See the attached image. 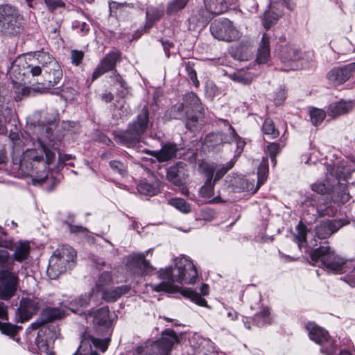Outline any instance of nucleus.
Instances as JSON below:
<instances>
[{"label":"nucleus","instance_id":"f257e3e1","mask_svg":"<svg viewBox=\"0 0 355 355\" xmlns=\"http://www.w3.org/2000/svg\"><path fill=\"white\" fill-rule=\"evenodd\" d=\"M37 137L38 148H28L20 159H13L12 170L18 175L28 176L35 173V180L41 183L48 178L46 165L52 164L55 158V142L51 138L53 128L51 126L38 127Z\"/></svg>","mask_w":355,"mask_h":355},{"label":"nucleus","instance_id":"f03ea898","mask_svg":"<svg viewBox=\"0 0 355 355\" xmlns=\"http://www.w3.org/2000/svg\"><path fill=\"white\" fill-rule=\"evenodd\" d=\"M198 276V271L193 263L187 257H182L175 259V267H168L159 271V277L163 280L154 285L153 290L156 292L164 291L173 293L178 291L175 282L193 284Z\"/></svg>","mask_w":355,"mask_h":355},{"label":"nucleus","instance_id":"7ed1b4c3","mask_svg":"<svg viewBox=\"0 0 355 355\" xmlns=\"http://www.w3.org/2000/svg\"><path fill=\"white\" fill-rule=\"evenodd\" d=\"M148 125L149 111L148 107L144 106L137 118L128 124L126 130L114 132L116 141L127 147L134 146L140 141Z\"/></svg>","mask_w":355,"mask_h":355},{"label":"nucleus","instance_id":"20e7f679","mask_svg":"<svg viewBox=\"0 0 355 355\" xmlns=\"http://www.w3.org/2000/svg\"><path fill=\"white\" fill-rule=\"evenodd\" d=\"M311 264L324 268L328 272H345V261L331 250L329 246H320L310 253Z\"/></svg>","mask_w":355,"mask_h":355},{"label":"nucleus","instance_id":"39448f33","mask_svg":"<svg viewBox=\"0 0 355 355\" xmlns=\"http://www.w3.org/2000/svg\"><path fill=\"white\" fill-rule=\"evenodd\" d=\"M76 256V251L71 246L64 245L57 249L49 261L46 273L49 278L55 279L67 269L73 268Z\"/></svg>","mask_w":355,"mask_h":355},{"label":"nucleus","instance_id":"423d86ee","mask_svg":"<svg viewBox=\"0 0 355 355\" xmlns=\"http://www.w3.org/2000/svg\"><path fill=\"white\" fill-rule=\"evenodd\" d=\"M179 343V338L174 330L167 329L162 336L150 345H141L137 348V355H169L175 344Z\"/></svg>","mask_w":355,"mask_h":355},{"label":"nucleus","instance_id":"0eeeda50","mask_svg":"<svg viewBox=\"0 0 355 355\" xmlns=\"http://www.w3.org/2000/svg\"><path fill=\"white\" fill-rule=\"evenodd\" d=\"M22 31V18L18 10L8 4L0 6V32L6 36H15Z\"/></svg>","mask_w":355,"mask_h":355},{"label":"nucleus","instance_id":"6e6552de","mask_svg":"<svg viewBox=\"0 0 355 355\" xmlns=\"http://www.w3.org/2000/svg\"><path fill=\"white\" fill-rule=\"evenodd\" d=\"M211 35L217 40L232 42L239 37V32L233 23L226 18L214 20L210 26Z\"/></svg>","mask_w":355,"mask_h":355},{"label":"nucleus","instance_id":"1a4fd4ad","mask_svg":"<svg viewBox=\"0 0 355 355\" xmlns=\"http://www.w3.org/2000/svg\"><path fill=\"white\" fill-rule=\"evenodd\" d=\"M310 338L315 343L322 345L321 352L327 355H333L337 349V345L334 341L329 337L328 332L314 324H309L307 325Z\"/></svg>","mask_w":355,"mask_h":355},{"label":"nucleus","instance_id":"9d476101","mask_svg":"<svg viewBox=\"0 0 355 355\" xmlns=\"http://www.w3.org/2000/svg\"><path fill=\"white\" fill-rule=\"evenodd\" d=\"M200 168L206 176V182L199 190L200 196L207 199L209 203H220L224 202L220 196L214 197L215 182L212 181V179L214 173H215L216 169V165L205 163L200 166Z\"/></svg>","mask_w":355,"mask_h":355},{"label":"nucleus","instance_id":"9b49d317","mask_svg":"<svg viewBox=\"0 0 355 355\" xmlns=\"http://www.w3.org/2000/svg\"><path fill=\"white\" fill-rule=\"evenodd\" d=\"M284 6L291 10L295 5L291 0H271L268 10L263 14V25L266 29H269L282 16Z\"/></svg>","mask_w":355,"mask_h":355},{"label":"nucleus","instance_id":"f8f14e48","mask_svg":"<svg viewBox=\"0 0 355 355\" xmlns=\"http://www.w3.org/2000/svg\"><path fill=\"white\" fill-rule=\"evenodd\" d=\"M126 266L131 272L139 276L150 275L155 270V268L146 260L144 253L130 254L128 258Z\"/></svg>","mask_w":355,"mask_h":355},{"label":"nucleus","instance_id":"ddd939ff","mask_svg":"<svg viewBox=\"0 0 355 355\" xmlns=\"http://www.w3.org/2000/svg\"><path fill=\"white\" fill-rule=\"evenodd\" d=\"M300 51L294 46L287 44L281 46L279 56L284 65V71L295 70L298 68L297 61L301 58Z\"/></svg>","mask_w":355,"mask_h":355},{"label":"nucleus","instance_id":"4468645a","mask_svg":"<svg viewBox=\"0 0 355 355\" xmlns=\"http://www.w3.org/2000/svg\"><path fill=\"white\" fill-rule=\"evenodd\" d=\"M120 57L121 53L119 51H112L106 54L94 69L92 76V81L104 73L113 71Z\"/></svg>","mask_w":355,"mask_h":355},{"label":"nucleus","instance_id":"2eb2a0df","mask_svg":"<svg viewBox=\"0 0 355 355\" xmlns=\"http://www.w3.org/2000/svg\"><path fill=\"white\" fill-rule=\"evenodd\" d=\"M64 316V311L62 309L57 307H46L42 309L39 318L31 324V327L36 329L55 320H60Z\"/></svg>","mask_w":355,"mask_h":355},{"label":"nucleus","instance_id":"dca6fc26","mask_svg":"<svg viewBox=\"0 0 355 355\" xmlns=\"http://www.w3.org/2000/svg\"><path fill=\"white\" fill-rule=\"evenodd\" d=\"M170 116L175 119H181L187 117L186 127L194 131L198 121V116L196 115H191L189 110L185 109L184 105L182 103H177L173 106L170 110Z\"/></svg>","mask_w":355,"mask_h":355},{"label":"nucleus","instance_id":"f3484780","mask_svg":"<svg viewBox=\"0 0 355 355\" xmlns=\"http://www.w3.org/2000/svg\"><path fill=\"white\" fill-rule=\"evenodd\" d=\"M187 166L185 163L179 162L175 165L169 167L166 173L168 181L176 186L183 185L189 175Z\"/></svg>","mask_w":355,"mask_h":355},{"label":"nucleus","instance_id":"a211bd4d","mask_svg":"<svg viewBox=\"0 0 355 355\" xmlns=\"http://www.w3.org/2000/svg\"><path fill=\"white\" fill-rule=\"evenodd\" d=\"M39 309V303L37 299L22 298L20 306L17 309L19 321L24 322L31 318Z\"/></svg>","mask_w":355,"mask_h":355},{"label":"nucleus","instance_id":"6ab92c4d","mask_svg":"<svg viewBox=\"0 0 355 355\" xmlns=\"http://www.w3.org/2000/svg\"><path fill=\"white\" fill-rule=\"evenodd\" d=\"M342 226L343 224L340 220L327 219L322 220L315 227V236L320 239H327L337 232Z\"/></svg>","mask_w":355,"mask_h":355},{"label":"nucleus","instance_id":"aec40b11","mask_svg":"<svg viewBox=\"0 0 355 355\" xmlns=\"http://www.w3.org/2000/svg\"><path fill=\"white\" fill-rule=\"evenodd\" d=\"M99 300L98 295L96 293L94 289L88 293L80 295L78 298L70 302L67 307L73 312L79 311V308L86 307L89 305L91 300L98 302Z\"/></svg>","mask_w":355,"mask_h":355},{"label":"nucleus","instance_id":"412c9836","mask_svg":"<svg viewBox=\"0 0 355 355\" xmlns=\"http://www.w3.org/2000/svg\"><path fill=\"white\" fill-rule=\"evenodd\" d=\"M327 78L335 86L340 85L350 78L345 65L332 69L327 73Z\"/></svg>","mask_w":355,"mask_h":355},{"label":"nucleus","instance_id":"4be33fe9","mask_svg":"<svg viewBox=\"0 0 355 355\" xmlns=\"http://www.w3.org/2000/svg\"><path fill=\"white\" fill-rule=\"evenodd\" d=\"M177 145L175 144H166L159 150L151 153L159 162H167L176 157L178 152Z\"/></svg>","mask_w":355,"mask_h":355},{"label":"nucleus","instance_id":"5701e85b","mask_svg":"<svg viewBox=\"0 0 355 355\" xmlns=\"http://www.w3.org/2000/svg\"><path fill=\"white\" fill-rule=\"evenodd\" d=\"M270 58V36L267 33H263L258 48L256 60L258 64H266Z\"/></svg>","mask_w":355,"mask_h":355},{"label":"nucleus","instance_id":"b1692460","mask_svg":"<svg viewBox=\"0 0 355 355\" xmlns=\"http://www.w3.org/2000/svg\"><path fill=\"white\" fill-rule=\"evenodd\" d=\"M182 104L185 109L189 110L190 114L193 112H198L200 114L202 110L200 98L193 92L187 93L184 96Z\"/></svg>","mask_w":355,"mask_h":355},{"label":"nucleus","instance_id":"393cba45","mask_svg":"<svg viewBox=\"0 0 355 355\" xmlns=\"http://www.w3.org/2000/svg\"><path fill=\"white\" fill-rule=\"evenodd\" d=\"M130 290L128 285H123L116 288L106 289L101 293V298L107 302H114L121 296L127 293Z\"/></svg>","mask_w":355,"mask_h":355},{"label":"nucleus","instance_id":"a878e982","mask_svg":"<svg viewBox=\"0 0 355 355\" xmlns=\"http://www.w3.org/2000/svg\"><path fill=\"white\" fill-rule=\"evenodd\" d=\"M93 322L97 326L107 327L110 322V311L107 306H103L93 313Z\"/></svg>","mask_w":355,"mask_h":355},{"label":"nucleus","instance_id":"bb28decb","mask_svg":"<svg viewBox=\"0 0 355 355\" xmlns=\"http://www.w3.org/2000/svg\"><path fill=\"white\" fill-rule=\"evenodd\" d=\"M352 107V106L350 102H335L329 106L328 113L329 116L336 117L348 112Z\"/></svg>","mask_w":355,"mask_h":355},{"label":"nucleus","instance_id":"cd10ccee","mask_svg":"<svg viewBox=\"0 0 355 355\" xmlns=\"http://www.w3.org/2000/svg\"><path fill=\"white\" fill-rule=\"evenodd\" d=\"M206 9L213 14H221L227 10V3L225 0H204Z\"/></svg>","mask_w":355,"mask_h":355},{"label":"nucleus","instance_id":"c85d7f7f","mask_svg":"<svg viewBox=\"0 0 355 355\" xmlns=\"http://www.w3.org/2000/svg\"><path fill=\"white\" fill-rule=\"evenodd\" d=\"M137 188L140 193L150 196H155L159 192L157 182L149 183L146 180H141Z\"/></svg>","mask_w":355,"mask_h":355},{"label":"nucleus","instance_id":"c756f323","mask_svg":"<svg viewBox=\"0 0 355 355\" xmlns=\"http://www.w3.org/2000/svg\"><path fill=\"white\" fill-rule=\"evenodd\" d=\"M35 56L37 61V65H40L45 71L47 70L46 68L50 69L54 66V64H58L52 56L45 52H36Z\"/></svg>","mask_w":355,"mask_h":355},{"label":"nucleus","instance_id":"7c9ffc66","mask_svg":"<svg viewBox=\"0 0 355 355\" xmlns=\"http://www.w3.org/2000/svg\"><path fill=\"white\" fill-rule=\"evenodd\" d=\"M179 292L184 297L189 298L191 301L199 306H207V305L206 300L191 288H182L179 291Z\"/></svg>","mask_w":355,"mask_h":355},{"label":"nucleus","instance_id":"2f4dec72","mask_svg":"<svg viewBox=\"0 0 355 355\" xmlns=\"http://www.w3.org/2000/svg\"><path fill=\"white\" fill-rule=\"evenodd\" d=\"M49 73L48 82L49 86L53 87L57 85L62 77V71L58 64H54V66L49 71L46 70Z\"/></svg>","mask_w":355,"mask_h":355},{"label":"nucleus","instance_id":"473e14b6","mask_svg":"<svg viewBox=\"0 0 355 355\" xmlns=\"http://www.w3.org/2000/svg\"><path fill=\"white\" fill-rule=\"evenodd\" d=\"M112 280V275L110 272H103L101 274L96 284V288H94L96 293L98 295L99 293H103L105 291V287L109 285Z\"/></svg>","mask_w":355,"mask_h":355},{"label":"nucleus","instance_id":"72a5a7b5","mask_svg":"<svg viewBox=\"0 0 355 355\" xmlns=\"http://www.w3.org/2000/svg\"><path fill=\"white\" fill-rule=\"evenodd\" d=\"M168 204L184 214H189L191 211V205L185 200L180 198H174L168 200Z\"/></svg>","mask_w":355,"mask_h":355},{"label":"nucleus","instance_id":"f704fd0d","mask_svg":"<svg viewBox=\"0 0 355 355\" xmlns=\"http://www.w3.org/2000/svg\"><path fill=\"white\" fill-rule=\"evenodd\" d=\"M163 10H160L154 7H149L146 10V25L148 28L153 26L154 23L159 20L163 15Z\"/></svg>","mask_w":355,"mask_h":355},{"label":"nucleus","instance_id":"c9c22d12","mask_svg":"<svg viewBox=\"0 0 355 355\" xmlns=\"http://www.w3.org/2000/svg\"><path fill=\"white\" fill-rule=\"evenodd\" d=\"M42 330L39 331L38 336L35 340L36 345L40 353H44L46 355H51L52 352L50 350L49 344H51L52 343L49 342V340L42 336Z\"/></svg>","mask_w":355,"mask_h":355},{"label":"nucleus","instance_id":"e433bc0d","mask_svg":"<svg viewBox=\"0 0 355 355\" xmlns=\"http://www.w3.org/2000/svg\"><path fill=\"white\" fill-rule=\"evenodd\" d=\"M189 0H171L166 7V12L168 15H173L184 9L187 5Z\"/></svg>","mask_w":355,"mask_h":355},{"label":"nucleus","instance_id":"4c0bfd02","mask_svg":"<svg viewBox=\"0 0 355 355\" xmlns=\"http://www.w3.org/2000/svg\"><path fill=\"white\" fill-rule=\"evenodd\" d=\"M253 322L259 327L270 323V317L268 308H263L262 311L254 315Z\"/></svg>","mask_w":355,"mask_h":355},{"label":"nucleus","instance_id":"58836bf2","mask_svg":"<svg viewBox=\"0 0 355 355\" xmlns=\"http://www.w3.org/2000/svg\"><path fill=\"white\" fill-rule=\"evenodd\" d=\"M40 330L43 331L42 336L49 340V342L53 343L58 338L60 333L57 326L50 324L47 327L42 326Z\"/></svg>","mask_w":355,"mask_h":355},{"label":"nucleus","instance_id":"ea45409f","mask_svg":"<svg viewBox=\"0 0 355 355\" xmlns=\"http://www.w3.org/2000/svg\"><path fill=\"white\" fill-rule=\"evenodd\" d=\"M262 131L264 135H269L272 139L277 138L279 135V132L275 128L273 121L269 119L264 121Z\"/></svg>","mask_w":355,"mask_h":355},{"label":"nucleus","instance_id":"a19ab883","mask_svg":"<svg viewBox=\"0 0 355 355\" xmlns=\"http://www.w3.org/2000/svg\"><path fill=\"white\" fill-rule=\"evenodd\" d=\"M268 173V167L265 159L259 164L257 171V186L258 189L266 180Z\"/></svg>","mask_w":355,"mask_h":355},{"label":"nucleus","instance_id":"79ce46f5","mask_svg":"<svg viewBox=\"0 0 355 355\" xmlns=\"http://www.w3.org/2000/svg\"><path fill=\"white\" fill-rule=\"evenodd\" d=\"M309 115L312 124L317 126L323 121L326 116V113L322 110L312 107L309 110Z\"/></svg>","mask_w":355,"mask_h":355},{"label":"nucleus","instance_id":"37998d69","mask_svg":"<svg viewBox=\"0 0 355 355\" xmlns=\"http://www.w3.org/2000/svg\"><path fill=\"white\" fill-rule=\"evenodd\" d=\"M230 78L234 81L238 82L243 85H249L252 83V76L250 73L240 71L234 73L230 76Z\"/></svg>","mask_w":355,"mask_h":355},{"label":"nucleus","instance_id":"c03bdc74","mask_svg":"<svg viewBox=\"0 0 355 355\" xmlns=\"http://www.w3.org/2000/svg\"><path fill=\"white\" fill-rule=\"evenodd\" d=\"M234 164L235 161L232 159L227 164L223 165L220 168L217 169L216 173H214V179H212V181L216 183L217 181L221 179L227 173V172L234 166Z\"/></svg>","mask_w":355,"mask_h":355},{"label":"nucleus","instance_id":"a18cd8bd","mask_svg":"<svg viewBox=\"0 0 355 355\" xmlns=\"http://www.w3.org/2000/svg\"><path fill=\"white\" fill-rule=\"evenodd\" d=\"M109 165L113 171L118 173L121 175L124 176L127 175V163L117 160H112L110 162Z\"/></svg>","mask_w":355,"mask_h":355},{"label":"nucleus","instance_id":"49530a36","mask_svg":"<svg viewBox=\"0 0 355 355\" xmlns=\"http://www.w3.org/2000/svg\"><path fill=\"white\" fill-rule=\"evenodd\" d=\"M18 329L19 327L16 325H13L9 322H0V331L3 334L13 337L17 334Z\"/></svg>","mask_w":355,"mask_h":355},{"label":"nucleus","instance_id":"de8ad7c7","mask_svg":"<svg viewBox=\"0 0 355 355\" xmlns=\"http://www.w3.org/2000/svg\"><path fill=\"white\" fill-rule=\"evenodd\" d=\"M266 151L269 154L272 163L275 166L277 163L276 155L280 152V146L277 143H269L266 146Z\"/></svg>","mask_w":355,"mask_h":355},{"label":"nucleus","instance_id":"09e8293b","mask_svg":"<svg viewBox=\"0 0 355 355\" xmlns=\"http://www.w3.org/2000/svg\"><path fill=\"white\" fill-rule=\"evenodd\" d=\"M297 233L295 234V239L299 243H302L306 240L307 228L306 226L302 222H299L296 227Z\"/></svg>","mask_w":355,"mask_h":355},{"label":"nucleus","instance_id":"8fccbe9b","mask_svg":"<svg viewBox=\"0 0 355 355\" xmlns=\"http://www.w3.org/2000/svg\"><path fill=\"white\" fill-rule=\"evenodd\" d=\"M89 340L96 348L100 349L103 352L107 350L110 341V340L107 338L101 339L94 336H90Z\"/></svg>","mask_w":355,"mask_h":355},{"label":"nucleus","instance_id":"3c124183","mask_svg":"<svg viewBox=\"0 0 355 355\" xmlns=\"http://www.w3.org/2000/svg\"><path fill=\"white\" fill-rule=\"evenodd\" d=\"M229 133L225 135H220V139L223 143H232L236 142L238 143V140L240 139L239 137L236 133L234 129L230 125L228 129Z\"/></svg>","mask_w":355,"mask_h":355},{"label":"nucleus","instance_id":"603ef678","mask_svg":"<svg viewBox=\"0 0 355 355\" xmlns=\"http://www.w3.org/2000/svg\"><path fill=\"white\" fill-rule=\"evenodd\" d=\"M186 71L193 85L198 87L199 86V81L197 78V73L192 62H188L186 63Z\"/></svg>","mask_w":355,"mask_h":355},{"label":"nucleus","instance_id":"864d4df0","mask_svg":"<svg viewBox=\"0 0 355 355\" xmlns=\"http://www.w3.org/2000/svg\"><path fill=\"white\" fill-rule=\"evenodd\" d=\"M85 53L83 51L72 50L71 51V63L76 66H78L84 58Z\"/></svg>","mask_w":355,"mask_h":355},{"label":"nucleus","instance_id":"5fc2aeb1","mask_svg":"<svg viewBox=\"0 0 355 355\" xmlns=\"http://www.w3.org/2000/svg\"><path fill=\"white\" fill-rule=\"evenodd\" d=\"M46 6L50 10H55L57 8H63L65 3L62 0H44Z\"/></svg>","mask_w":355,"mask_h":355},{"label":"nucleus","instance_id":"6e6d98bb","mask_svg":"<svg viewBox=\"0 0 355 355\" xmlns=\"http://www.w3.org/2000/svg\"><path fill=\"white\" fill-rule=\"evenodd\" d=\"M286 98V93L284 89H279L275 94L274 101L277 105H282Z\"/></svg>","mask_w":355,"mask_h":355},{"label":"nucleus","instance_id":"4d7b16f0","mask_svg":"<svg viewBox=\"0 0 355 355\" xmlns=\"http://www.w3.org/2000/svg\"><path fill=\"white\" fill-rule=\"evenodd\" d=\"M110 78L113 79L116 83H118L122 88L126 89L127 85L125 81L123 80L122 76L118 73L116 71L112 73Z\"/></svg>","mask_w":355,"mask_h":355},{"label":"nucleus","instance_id":"13d9d810","mask_svg":"<svg viewBox=\"0 0 355 355\" xmlns=\"http://www.w3.org/2000/svg\"><path fill=\"white\" fill-rule=\"evenodd\" d=\"M311 189L320 194H324L327 191L326 185L321 182L311 184Z\"/></svg>","mask_w":355,"mask_h":355},{"label":"nucleus","instance_id":"bf43d9fd","mask_svg":"<svg viewBox=\"0 0 355 355\" xmlns=\"http://www.w3.org/2000/svg\"><path fill=\"white\" fill-rule=\"evenodd\" d=\"M69 227V231L71 233L74 234H85L87 232L85 227L79 225H73L70 223H67Z\"/></svg>","mask_w":355,"mask_h":355},{"label":"nucleus","instance_id":"052dcab7","mask_svg":"<svg viewBox=\"0 0 355 355\" xmlns=\"http://www.w3.org/2000/svg\"><path fill=\"white\" fill-rule=\"evenodd\" d=\"M30 68V73L33 76H37L41 74L42 73V67L40 65L31 64L28 66Z\"/></svg>","mask_w":355,"mask_h":355},{"label":"nucleus","instance_id":"680f3d73","mask_svg":"<svg viewBox=\"0 0 355 355\" xmlns=\"http://www.w3.org/2000/svg\"><path fill=\"white\" fill-rule=\"evenodd\" d=\"M217 87L215 84L213 83H207L206 85V92L207 94L210 95L215 96L217 92Z\"/></svg>","mask_w":355,"mask_h":355},{"label":"nucleus","instance_id":"e2e57ef3","mask_svg":"<svg viewBox=\"0 0 355 355\" xmlns=\"http://www.w3.org/2000/svg\"><path fill=\"white\" fill-rule=\"evenodd\" d=\"M0 318L4 320H8L7 306L4 303L0 302Z\"/></svg>","mask_w":355,"mask_h":355},{"label":"nucleus","instance_id":"0e129e2a","mask_svg":"<svg viewBox=\"0 0 355 355\" xmlns=\"http://www.w3.org/2000/svg\"><path fill=\"white\" fill-rule=\"evenodd\" d=\"M162 44L167 57L168 58L170 55L169 50L173 46V44L169 41H162Z\"/></svg>","mask_w":355,"mask_h":355},{"label":"nucleus","instance_id":"69168bd1","mask_svg":"<svg viewBox=\"0 0 355 355\" xmlns=\"http://www.w3.org/2000/svg\"><path fill=\"white\" fill-rule=\"evenodd\" d=\"M345 67L349 77L351 78L354 74H355V62L347 64Z\"/></svg>","mask_w":355,"mask_h":355},{"label":"nucleus","instance_id":"338daca9","mask_svg":"<svg viewBox=\"0 0 355 355\" xmlns=\"http://www.w3.org/2000/svg\"><path fill=\"white\" fill-rule=\"evenodd\" d=\"M114 98V96L113 95L111 94V93H106V94H103L102 95V99L103 101H105L106 103H110L111 102Z\"/></svg>","mask_w":355,"mask_h":355},{"label":"nucleus","instance_id":"774afa93","mask_svg":"<svg viewBox=\"0 0 355 355\" xmlns=\"http://www.w3.org/2000/svg\"><path fill=\"white\" fill-rule=\"evenodd\" d=\"M100 141L102 143L105 144L107 145H110L112 144V141H111V139L105 135H101L100 136Z\"/></svg>","mask_w":355,"mask_h":355}]
</instances>
